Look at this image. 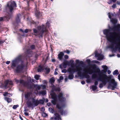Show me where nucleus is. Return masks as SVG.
I'll return each instance as SVG.
<instances>
[{
	"mask_svg": "<svg viewBox=\"0 0 120 120\" xmlns=\"http://www.w3.org/2000/svg\"><path fill=\"white\" fill-rule=\"evenodd\" d=\"M19 106L18 105H14L13 107V108L14 109H15Z\"/></svg>",
	"mask_w": 120,
	"mask_h": 120,
	"instance_id": "nucleus-38",
	"label": "nucleus"
},
{
	"mask_svg": "<svg viewBox=\"0 0 120 120\" xmlns=\"http://www.w3.org/2000/svg\"><path fill=\"white\" fill-rule=\"evenodd\" d=\"M24 114L26 116H28L29 115V114L26 112H24Z\"/></svg>",
	"mask_w": 120,
	"mask_h": 120,
	"instance_id": "nucleus-55",
	"label": "nucleus"
},
{
	"mask_svg": "<svg viewBox=\"0 0 120 120\" xmlns=\"http://www.w3.org/2000/svg\"><path fill=\"white\" fill-rule=\"evenodd\" d=\"M119 28L120 30V25L119 24L112 28L111 30L113 32L109 33L108 29H105L104 30L103 33L106 35V37L108 41L110 43V44L107 46V48L111 49L119 34V31L117 29Z\"/></svg>",
	"mask_w": 120,
	"mask_h": 120,
	"instance_id": "nucleus-2",
	"label": "nucleus"
},
{
	"mask_svg": "<svg viewBox=\"0 0 120 120\" xmlns=\"http://www.w3.org/2000/svg\"><path fill=\"white\" fill-rule=\"evenodd\" d=\"M63 79V77L62 76H60V77L59 79L58 80V81H59V82L60 80H62Z\"/></svg>",
	"mask_w": 120,
	"mask_h": 120,
	"instance_id": "nucleus-41",
	"label": "nucleus"
},
{
	"mask_svg": "<svg viewBox=\"0 0 120 120\" xmlns=\"http://www.w3.org/2000/svg\"><path fill=\"white\" fill-rule=\"evenodd\" d=\"M43 70V68L41 66H39L38 68V72H41Z\"/></svg>",
	"mask_w": 120,
	"mask_h": 120,
	"instance_id": "nucleus-22",
	"label": "nucleus"
},
{
	"mask_svg": "<svg viewBox=\"0 0 120 120\" xmlns=\"http://www.w3.org/2000/svg\"><path fill=\"white\" fill-rule=\"evenodd\" d=\"M45 69L46 71V73L47 74L50 71V69L49 68H46Z\"/></svg>",
	"mask_w": 120,
	"mask_h": 120,
	"instance_id": "nucleus-25",
	"label": "nucleus"
},
{
	"mask_svg": "<svg viewBox=\"0 0 120 120\" xmlns=\"http://www.w3.org/2000/svg\"><path fill=\"white\" fill-rule=\"evenodd\" d=\"M49 112L52 113L54 112L53 109L51 108H49Z\"/></svg>",
	"mask_w": 120,
	"mask_h": 120,
	"instance_id": "nucleus-35",
	"label": "nucleus"
},
{
	"mask_svg": "<svg viewBox=\"0 0 120 120\" xmlns=\"http://www.w3.org/2000/svg\"><path fill=\"white\" fill-rule=\"evenodd\" d=\"M44 101L45 100V101L46 102H48V100L47 99H46V100H45V99H44Z\"/></svg>",
	"mask_w": 120,
	"mask_h": 120,
	"instance_id": "nucleus-64",
	"label": "nucleus"
},
{
	"mask_svg": "<svg viewBox=\"0 0 120 120\" xmlns=\"http://www.w3.org/2000/svg\"><path fill=\"white\" fill-rule=\"evenodd\" d=\"M64 55V53L62 52H60L58 54V58L60 60H61L62 59V58Z\"/></svg>",
	"mask_w": 120,
	"mask_h": 120,
	"instance_id": "nucleus-18",
	"label": "nucleus"
},
{
	"mask_svg": "<svg viewBox=\"0 0 120 120\" xmlns=\"http://www.w3.org/2000/svg\"><path fill=\"white\" fill-rule=\"evenodd\" d=\"M81 83L82 84H84L85 83V82L84 81H81Z\"/></svg>",
	"mask_w": 120,
	"mask_h": 120,
	"instance_id": "nucleus-53",
	"label": "nucleus"
},
{
	"mask_svg": "<svg viewBox=\"0 0 120 120\" xmlns=\"http://www.w3.org/2000/svg\"><path fill=\"white\" fill-rule=\"evenodd\" d=\"M42 86L43 89H45L46 87V86L45 85H43Z\"/></svg>",
	"mask_w": 120,
	"mask_h": 120,
	"instance_id": "nucleus-59",
	"label": "nucleus"
},
{
	"mask_svg": "<svg viewBox=\"0 0 120 120\" xmlns=\"http://www.w3.org/2000/svg\"><path fill=\"white\" fill-rule=\"evenodd\" d=\"M112 7L113 9L115 8H116V4H113Z\"/></svg>",
	"mask_w": 120,
	"mask_h": 120,
	"instance_id": "nucleus-39",
	"label": "nucleus"
},
{
	"mask_svg": "<svg viewBox=\"0 0 120 120\" xmlns=\"http://www.w3.org/2000/svg\"><path fill=\"white\" fill-rule=\"evenodd\" d=\"M30 47L31 49H35V46L34 45H32Z\"/></svg>",
	"mask_w": 120,
	"mask_h": 120,
	"instance_id": "nucleus-40",
	"label": "nucleus"
},
{
	"mask_svg": "<svg viewBox=\"0 0 120 120\" xmlns=\"http://www.w3.org/2000/svg\"><path fill=\"white\" fill-rule=\"evenodd\" d=\"M66 52L67 53L69 54L70 52L69 50H66Z\"/></svg>",
	"mask_w": 120,
	"mask_h": 120,
	"instance_id": "nucleus-61",
	"label": "nucleus"
},
{
	"mask_svg": "<svg viewBox=\"0 0 120 120\" xmlns=\"http://www.w3.org/2000/svg\"><path fill=\"white\" fill-rule=\"evenodd\" d=\"M117 30L119 31V34L111 49H118L120 52V30L119 28L117 29Z\"/></svg>",
	"mask_w": 120,
	"mask_h": 120,
	"instance_id": "nucleus-6",
	"label": "nucleus"
},
{
	"mask_svg": "<svg viewBox=\"0 0 120 120\" xmlns=\"http://www.w3.org/2000/svg\"><path fill=\"white\" fill-rule=\"evenodd\" d=\"M91 88L92 90L93 91H94L97 89V87L95 85H93L91 86Z\"/></svg>",
	"mask_w": 120,
	"mask_h": 120,
	"instance_id": "nucleus-24",
	"label": "nucleus"
},
{
	"mask_svg": "<svg viewBox=\"0 0 120 120\" xmlns=\"http://www.w3.org/2000/svg\"><path fill=\"white\" fill-rule=\"evenodd\" d=\"M62 72L63 73H65L67 72V70L66 69H64L62 70Z\"/></svg>",
	"mask_w": 120,
	"mask_h": 120,
	"instance_id": "nucleus-43",
	"label": "nucleus"
},
{
	"mask_svg": "<svg viewBox=\"0 0 120 120\" xmlns=\"http://www.w3.org/2000/svg\"><path fill=\"white\" fill-rule=\"evenodd\" d=\"M64 105H62L61 106L60 105L58 104H57L56 105V107L60 110V113L62 115H64L65 114V111H64L62 108L64 107Z\"/></svg>",
	"mask_w": 120,
	"mask_h": 120,
	"instance_id": "nucleus-15",
	"label": "nucleus"
},
{
	"mask_svg": "<svg viewBox=\"0 0 120 120\" xmlns=\"http://www.w3.org/2000/svg\"><path fill=\"white\" fill-rule=\"evenodd\" d=\"M63 66H62V64H60V65L59 68H60L61 69H62L63 68Z\"/></svg>",
	"mask_w": 120,
	"mask_h": 120,
	"instance_id": "nucleus-50",
	"label": "nucleus"
},
{
	"mask_svg": "<svg viewBox=\"0 0 120 120\" xmlns=\"http://www.w3.org/2000/svg\"><path fill=\"white\" fill-rule=\"evenodd\" d=\"M67 62H64L63 64H62V66L64 68H66L67 65Z\"/></svg>",
	"mask_w": 120,
	"mask_h": 120,
	"instance_id": "nucleus-30",
	"label": "nucleus"
},
{
	"mask_svg": "<svg viewBox=\"0 0 120 120\" xmlns=\"http://www.w3.org/2000/svg\"><path fill=\"white\" fill-rule=\"evenodd\" d=\"M101 72V71H100V69H99V70H97L96 71V72L98 73V79H99V77H100L99 74H100V72Z\"/></svg>",
	"mask_w": 120,
	"mask_h": 120,
	"instance_id": "nucleus-33",
	"label": "nucleus"
},
{
	"mask_svg": "<svg viewBox=\"0 0 120 120\" xmlns=\"http://www.w3.org/2000/svg\"><path fill=\"white\" fill-rule=\"evenodd\" d=\"M33 107L37 106L39 104H43L44 102V100H35L33 99L32 101Z\"/></svg>",
	"mask_w": 120,
	"mask_h": 120,
	"instance_id": "nucleus-12",
	"label": "nucleus"
},
{
	"mask_svg": "<svg viewBox=\"0 0 120 120\" xmlns=\"http://www.w3.org/2000/svg\"><path fill=\"white\" fill-rule=\"evenodd\" d=\"M93 62L96 63L97 64H99V62L98 61L96 60H94L93 61Z\"/></svg>",
	"mask_w": 120,
	"mask_h": 120,
	"instance_id": "nucleus-45",
	"label": "nucleus"
},
{
	"mask_svg": "<svg viewBox=\"0 0 120 120\" xmlns=\"http://www.w3.org/2000/svg\"><path fill=\"white\" fill-rule=\"evenodd\" d=\"M35 14L37 16H39L40 15V12L37 10L35 11Z\"/></svg>",
	"mask_w": 120,
	"mask_h": 120,
	"instance_id": "nucleus-28",
	"label": "nucleus"
},
{
	"mask_svg": "<svg viewBox=\"0 0 120 120\" xmlns=\"http://www.w3.org/2000/svg\"><path fill=\"white\" fill-rule=\"evenodd\" d=\"M12 81L10 80H7L5 81L4 87L5 88L9 87V86L12 85Z\"/></svg>",
	"mask_w": 120,
	"mask_h": 120,
	"instance_id": "nucleus-13",
	"label": "nucleus"
},
{
	"mask_svg": "<svg viewBox=\"0 0 120 120\" xmlns=\"http://www.w3.org/2000/svg\"><path fill=\"white\" fill-rule=\"evenodd\" d=\"M118 71L117 70H116L114 71L113 73V75H117L118 74Z\"/></svg>",
	"mask_w": 120,
	"mask_h": 120,
	"instance_id": "nucleus-29",
	"label": "nucleus"
},
{
	"mask_svg": "<svg viewBox=\"0 0 120 120\" xmlns=\"http://www.w3.org/2000/svg\"><path fill=\"white\" fill-rule=\"evenodd\" d=\"M95 56L96 57H98L97 60H101L103 59L104 56L101 54L98 53L97 52L95 53Z\"/></svg>",
	"mask_w": 120,
	"mask_h": 120,
	"instance_id": "nucleus-17",
	"label": "nucleus"
},
{
	"mask_svg": "<svg viewBox=\"0 0 120 120\" xmlns=\"http://www.w3.org/2000/svg\"><path fill=\"white\" fill-rule=\"evenodd\" d=\"M74 62V60H70V63H71L72 64Z\"/></svg>",
	"mask_w": 120,
	"mask_h": 120,
	"instance_id": "nucleus-60",
	"label": "nucleus"
},
{
	"mask_svg": "<svg viewBox=\"0 0 120 120\" xmlns=\"http://www.w3.org/2000/svg\"><path fill=\"white\" fill-rule=\"evenodd\" d=\"M55 115L54 117L51 118L50 120H61L60 116L58 113H55Z\"/></svg>",
	"mask_w": 120,
	"mask_h": 120,
	"instance_id": "nucleus-16",
	"label": "nucleus"
},
{
	"mask_svg": "<svg viewBox=\"0 0 120 120\" xmlns=\"http://www.w3.org/2000/svg\"><path fill=\"white\" fill-rule=\"evenodd\" d=\"M4 42V41H0V44H1L3 43Z\"/></svg>",
	"mask_w": 120,
	"mask_h": 120,
	"instance_id": "nucleus-57",
	"label": "nucleus"
},
{
	"mask_svg": "<svg viewBox=\"0 0 120 120\" xmlns=\"http://www.w3.org/2000/svg\"><path fill=\"white\" fill-rule=\"evenodd\" d=\"M46 26L44 25H42L41 26H39L38 27V30L35 29H34L33 30L34 33V35L36 36H39L42 37L43 34L44 32H46L47 31V28H49L50 26L49 23L47 22L46 24Z\"/></svg>",
	"mask_w": 120,
	"mask_h": 120,
	"instance_id": "nucleus-5",
	"label": "nucleus"
},
{
	"mask_svg": "<svg viewBox=\"0 0 120 120\" xmlns=\"http://www.w3.org/2000/svg\"><path fill=\"white\" fill-rule=\"evenodd\" d=\"M108 3L109 4H110L112 3V1H110V2H108Z\"/></svg>",
	"mask_w": 120,
	"mask_h": 120,
	"instance_id": "nucleus-62",
	"label": "nucleus"
},
{
	"mask_svg": "<svg viewBox=\"0 0 120 120\" xmlns=\"http://www.w3.org/2000/svg\"><path fill=\"white\" fill-rule=\"evenodd\" d=\"M20 16L21 15L20 14H19L17 15L16 19V21L17 22L19 23L20 22Z\"/></svg>",
	"mask_w": 120,
	"mask_h": 120,
	"instance_id": "nucleus-19",
	"label": "nucleus"
},
{
	"mask_svg": "<svg viewBox=\"0 0 120 120\" xmlns=\"http://www.w3.org/2000/svg\"><path fill=\"white\" fill-rule=\"evenodd\" d=\"M57 70V69H56L55 70V71L54 72V74L55 75H57L58 74L57 72H56Z\"/></svg>",
	"mask_w": 120,
	"mask_h": 120,
	"instance_id": "nucleus-42",
	"label": "nucleus"
},
{
	"mask_svg": "<svg viewBox=\"0 0 120 120\" xmlns=\"http://www.w3.org/2000/svg\"><path fill=\"white\" fill-rule=\"evenodd\" d=\"M30 96V94L29 93H27L25 95V97L27 99H28Z\"/></svg>",
	"mask_w": 120,
	"mask_h": 120,
	"instance_id": "nucleus-27",
	"label": "nucleus"
},
{
	"mask_svg": "<svg viewBox=\"0 0 120 120\" xmlns=\"http://www.w3.org/2000/svg\"><path fill=\"white\" fill-rule=\"evenodd\" d=\"M64 58L65 59H67L68 58V56L67 55H65L64 56Z\"/></svg>",
	"mask_w": 120,
	"mask_h": 120,
	"instance_id": "nucleus-46",
	"label": "nucleus"
},
{
	"mask_svg": "<svg viewBox=\"0 0 120 120\" xmlns=\"http://www.w3.org/2000/svg\"><path fill=\"white\" fill-rule=\"evenodd\" d=\"M42 115L44 116H48L47 114L46 113L44 112L43 113Z\"/></svg>",
	"mask_w": 120,
	"mask_h": 120,
	"instance_id": "nucleus-44",
	"label": "nucleus"
},
{
	"mask_svg": "<svg viewBox=\"0 0 120 120\" xmlns=\"http://www.w3.org/2000/svg\"><path fill=\"white\" fill-rule=\"evenodd\" d=\"M40 77V76L39 75H37L34 76V78L36 80H38L39 79Z\"/></svg>",
	"mask_w": 120,
	"mask_h": 120,
	"instance_id": "nucleus-31",
	"label": "nucleus"
},
{
	"mask_svg": "<svg viewBox=\"0 0 120 120\" xmlns=\"http://www.w3.org/2000/svg\"><path fill=\"white\" fill-rule=\"evenodd\" d=\"M27 104L28 106L29 107H33V103H32L30 101H28L27 102Z\"/></svg>",
	"mask_w": 120,
	"mask_h": 120,
	"instance_id": "nucleus-20",
	"label": "nucleus"
},
{
	"mask_svg": "<svg viewBox=\"0 0 120 120\" xmlns=\"http://www.w3.org/2000/svg\"><path fill=\"white\" fill-rule=\"evenodd\" d=\"M10 61H7L6 62V64H8L10 63Z\"/></svg>",
	"mask_w": 120,
	"mask_h": 120,
	"instance_id": "nucleus-54",
	"label": "nucleus"
},
{
	"mask_svg": "<svg viewBox=\"0 0 120 120\" xmlns=\"http://www.w3.org/2000/svg\"><path fill=\"white\" fill-rule=\"evenodd\" d=\"M111 79L107 78L106 79H105L104 78H101L100 76L99 77V79H98V80L101 82L102 83H101L100 84L99 87L100 88H101L104 85H106L107 82H109Z\"/></svg>",
	"mask_w": 120,
	"mask_h": 120,
	"instance_id": "nucleus-8",
	"label": "nucleus"
},
{
	"mask_svg": "<svg viewBox=\"0 0 120 120\" xmlns=\"http://www.w3.org/2000/svg\"><path fill=\"white\" fill-rule=\"evenodd\" d=\"M5 100L8 103H10L11 101V100L10 98L7 97L5 98Z\"/></svg>",
	"mask_w": 120,
	"mask_h": 120,
	"instance_id": "nucleus-23",
	"label": "nucleus"
},
{
	"mask_svg": "<svg viewBox=\"0 0 120 120\" xmlns=\"http://www.w3.org/2000/svg\"><path fill=\"white\" fill-rule=\"evenodd\" d=\"M28 31V30L27 29H26L24 31V32H25L26 33H27Z\"/></svg>",
	"mask_w": 120,
	"mask_h": 120,
	"instance_id": "nucleus-51",
	"label": "nucleus"
},
{
	"mask_svg": "<svg viewBox=\"0 0 120 120\" xmlns=\"http://www.w3.org/2000/svg\"><path fill=\"white\" fill-rule=\"evenodd\" d=\"M40 93L42 95H45L46 94V92L44 90L40 92Z\"/></svg>",
	"mask_w": 120,
	"mask_h": 120,
	"instance_id": "nucleus-37",
	"label": "nucleus"
},
{
	"mask_svg": "<svg viewBox=\"0 0 120 120\" xmlns=\"http://www.w3.org/2000/svg\"><path fill=\"white\" fill-rule=\"evenodd\" d=\"M8 94V93L7 92H6L4 93V96H6Z\"/></svg>",
	"mask_w": 120,
	"mask_h": 120,
	"instance_id": "nucleus-58",
	"label": "nucleus"
},
{
	"mask_svg": "<svg viewBox=\"0 0 120 120\" xmlns=\"http://www.w3.org/2000/svg\"><path fill=\"white\" fill-rule=\"evenodd\" d=\"M117 86V82H115L114 79H112L110 83L108 86V89L111 88L112 90H114L116 88Z\"/></svg>",
	"mask_w": 120,
	"mask_h": 120,
	"instance_id": "nucleus-10",
	"label": "nucleus"
},
{
	"mask_svg": "<svg viewBox=\"0 0 120 120\" xmlns=\"http://www.w3.org/2000/svg\"><path fill=\"white\" fill-rule=\"evenodd\" d=\"M107 72L108 74H109L111 73V71L110 70H108L107 71Z\"/></svg>",
	"mask_w": 120,
	"mask_h": 120,
	"instance_id": "nucleus-56",
	"label": "nucleus"
},
{
	"mask_svg": "<svg viewBox=\"0 0 120 120\" xmlns=\"http://www.w3.org/2000/svg\"><path fill=\"white\" fill-rule=\"evenodd\" d=\"M34 87L35 88L38 90H39L41 88V87L40 86L37 85H35L34 86Z\"/></svg>",
	"mask_w": 120,
	"mask_h": 120,
	"instance_id": "nucleus-34",
	"label": "nucleus"
},
{
	"mask_svg": "<svg viewBox=\"0 0 120 120\" xmlns=\"http://www.w3.org/2000/svg\"><path fill=\"white\" fill-rule=\"evenodd\" d=\"M6 18L7 20H8L9 19H10V17H9V16H7L6 17Z\"/></svg>",
	"mask_w": 120,
	"mask_h": 120,
	"instance_id": "nucleus-49",
	"label": "nucleus"
},
{
	"mask_svg": "<svg viewBox=\"0 0 120 120\" xmlns=\"http://www.w3.org/2000/svg\"><path fill=\"white\" fill-rule=\"evenodd\" d=\"M116 0H111V1L113 3H115L116 2Z\"/></svg>",
	"mask_w": 120,
	"mask_h": 120,
	"instance_id": "nucleus-63",
	"label": "nucleus"
},
{
	"mask_svg": "<svg viewBox=\"0 0 120 120\" xmlns=\"http://www.w3.org/2000/svg\"><path fill=\"white\" fill-rule=\"evenodd\" d=\"M15 81L17 83H20L30 89L32 88L33 85V84H32L31 86L29 82H25L23 80H20L19 81L17 80Z\"/></svg>",
	"mask_w": 120,
	"mask_h": 120,
	"instance_id": "nucleus-9",
	"label": "nucleus"
},
{
	"mask_svg": "<svg viewBox=\"0 0 120 120\" xmlns=\"http://www.w3.org/2000/svg\"><path fill=\"white\" fill-rule=\"evenodd\" d=\"M76 62L77 63H80L81 64H83V62L82 61H79V60H77L76 61Z\"/></svg>",
	"mask_w": 120,
	"mask_h": 120,
	"instance_id": "nucleus-32",
	"label": "nucleus"
},
{
	"mask_svg": "<svg viewBox=\"0 0 120 120\" xmlns=\"http://www.w3.org/2000/svg\"><path fill=\"white\" fill-rule=\"evenodd\" d=\"M45 110V109L44 107H42L41 108V110L42 111H44Z\"/></svg>",
	"mask_w": 120,
	"mask_h": 120,
	"instance_id": "nucleus-48",
	"label": "nucleus"
},
{
	"mask_svg": "<svg viewBox=\"0 0 120 120\" xmlns=\"http://www.w3.org/2000/svg\"><path fill=\"white\" fill-rule=\"evenodd\" d=\"M108 15H109V18L111 19L112 17V16L113 15L112 14H111L110 13H108Z\"/></svg>",
	"mask_w": 120,
	"mask_h": 120,
	"instance_id": "nucleus-36",
	"label": "nucleus"
},
{
	"mask_svg": "<svg viewBox=\"0 0 120 120\" xmlns=\"http://www.w3.org/2000/svg\"><path fill=\"white\" fill-rule=\"evenodd\" d=\"M80 66L79 65L76 66L75 67V68H69L68 69V72L69 73H70V74L68 76V78L69 79H73L74 76L73 75V74L75 73V72H74L73 71H72L71 72H70V70H69V69L71 68V69H76V66Z\"/></svg>",
	"mask_w": 120,
	"mask_h": 120,
	"instance_id": "nucleus-14",
	"label": "nucleus"
},
{
	"mask_svg": "<svg viewBox=\"0 0 120 120\" xmlns=\"http://www.w3.org/2000/svg\"><path fill=\"white\" fill-rule=\"evenodd\" d=\"M110 20L111 22L112 23L114 24L116 23H117V19H111Z\"/></svg>",
	"mask_w": 120,
	"mask_h": 120,
	"instance_id": "nucleus-21",
	"label": "nucleus"
},
{
	"mask_svg": "<svg viewBox=\"0 0 120 120\" xmlns=\"http://www.w3.org/2000/svg\"><path fill=\"white\" fill-rule=\"evenodd\" d=\"M102 68L104 69L102 70L101 71V72H100L99 75L100 76L101 78H104L105 79H106L107 78L111 79V77L109 76H108L106 75L105 74L107 71L108 70V67L106 65H103L102 66Z\"/></svg>",
	"mask_w": 120,
	"mask_h": 120,
	"instance_id": "nucleus-7",
	"label": "nucleus"
},
{
	"mask_svg": "<svg viewBox=\"0 0 120 120\" xmlns=\"http://www.w3.org/2000/svg\"><path fill=\"white\" fill-rule=\"evenodd\" d=\"M47 81L46 80H44L43 81V83L45 84H47Z\"/></svg>",
	"mask_w": 120,
	"mask_h": 120,
	"instance_id": "nucleus-52",
	"label": "nucleus"
},
{
	"mask_svg": "<svg viewBox=\"0 0 120 120\" xmlns=\"http://www.w3.org/2000/svg\"><path fill=\"white\" fill-rule=\"evenodd\" d=\"M5 17H0V25L1 24V23L4 20Z\"/></svg>",
	"mask_w": 120,
	"mask_h": 120,
	"instance_id": "nucleus-26",
	"label": "nucleus"
},
{
	"mask_svg": "<svg viewBox=\"0 0 120 120\" xmlns=\"http://www.w3.org/2000/svg\"><path fill=\"white\" fill-rule=\"evenodd\" d=\"M21 59V56H19L12 61L11 67L12 68L15 67L17 64L20 63L17 65L16 69V71L17 73L22 72L23 69H26L27 67V65L24 64Z\"/></svg>",
	"mask_w": 120,
	"mask_h": 120,
	"instance_id": "nucleus-4",
	"label": "nucleus"
},
{
	"mask_svg": "<svg viewBox=\"0 0 120 120\" xmlns=\"http://www.w3.org/2000/svg\"><path fill=\"white\" fill-rule=\"evenodd\" d=\"M94 68H93V69H91L90 68H89L88 69L86 68H85L83 70L84 72L82 73L81 71L82 70V68L80 66H77L76 67V69H71L70 68L69 69L70 72L73 71L74 72H77L78 76L81 78H85L87 79L86 82L87 83H90L91 82V80L90 79L89 75L87 74L88 73L90 74H91L93 73H94L92 75V77L93 79H95L97 77V75L95 73L96 72L94 71Z\"/></svg>",
	"mask_w": 120,
	"mask_h": 120,
	"instance_id": "nucleus-1",
	"label": "nucleus"
},
{
	"mask_svg": "<svg viewBox=\"0 0 120 120\" xmlns=\"http://www.w3.org/2000/svg\"><path fill=\"white\" fill-rule=\"evenodd\" d=\"M55 81L54 78L53 77L51 78L49 80L51 84L52 91V93L51 94L52 98L53 99L51 101L52 102L54 105L58 103V101L64 103L66 101V98L63 97V94L62 92L60 93L57 96L55 93H53L54 91H60V89L59 87L54 86L53 85Z\"/></svg>",
	"mask_w": 120,
	"mask_h": 120,
	"instance_id": "nucleus-3",
	"label": "nucleus"
},
{
	"mask_svg": "<svg viewBox=\"0 0 120 120\" xmlns=\"http://www.w3.org/2000/svg\"><path fill=\"white\" fill-rule=\"evenodd\" d=\"M7 5L11 12L13 10L14 7H16V4L14 1L9 2L8 4Z\"/></svg>",
	"mask_w": 120,
	"mask_h": 120,
	"instance_id": "nucleus-11",
	"label": "nucleus"
},
{
	"mask_svg": "<svg viewBox=\"0 0 120 120\" xmlns=\"http://www.w3.org/2000/svg\"><path fill=\"white\" fill-rule=\"evenodd\" d=\"M98 84V82L97 81H96L94 82L95 85L96 86Z\"/></svg>",
	"mask_w": 120,
	"mask_h": 120,
	"instance_id": "nucleus-47",
	"label": "nucleus"
}]
</instances>
